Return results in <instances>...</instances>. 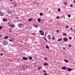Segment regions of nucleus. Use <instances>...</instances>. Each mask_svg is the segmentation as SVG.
I'll use <instances>...</instances> for the list:
<instances>
[{
    "label": "nucleus",
    "mask_w": 75,
    "mask_h": 75,
    "mask_svg": "<svg viewBox=\"0 0 75 75\" xmlns=\"http://www.w3.org/2000/svg\"><path fill=\"white\" fill-rule=\"evenodd\" d=\"M10 1H13V0H9Z\"/></svg>",
    "instance_id": "09e8293b"
},
{
    "label": "nucleus",
    "mask_w": 75,
    "mask_h": 75,
    "mask_svg": "<svg viewBox=\"0 0 75 75\" xmlns=\"http://www.w3.org/2000/svg\"><path fill=\"white\" fill-rule=\"evenodd\" d=\"M44 39L45 41L47 42V38H44Z\"/></svg>",
    "instance_id": "412c9836"
},
{
    "label": "nucleus",
    "mask_w": 75,
    "mask_h": 75,
    "mask_svg": "<svg viewBox=\"0 0 75 75\" xmlns=\"http://www.w3.org/2000/svg\"><path fill=\"white\" fill-rule=\"evenodd\" d=\"M14 6H15V7H16V5H14Z\"/></svg>",
    "instance_id": "8fccbe9b"
},
{
    "label": "nucleus",
    "mask_w": 75,
    "mask_h": 75,
    "mask_svg": "<svg viewBox=\"0 0 75 75\" xmlns=\"http://www.w3.org/2000/svg\"><path fill=\"white\" fill-rule=\"evenodd\" d=\"M63 35L64 36H66V35H67V34L64 33H63Z\"/></svg>",
    "instance_id": "a211bd4d"
},
{
    "label": "nucleus",
    "mask_w": 75,
    "mask_h": 75,
    "mask_svg": "<svg viewBox=\"0 0 75 75\" xmlns=\"http://www.w3.org/2000/svg\"><path fill=\"white\" fill-rule=\"evenodd\" d=\"M40 18H38V22H40Z\"/></svg>",
    "instance_id": "7c9ffc66"
},
{
    "label": "nucleus",
    "mask_w": 75,
    "mask_h": 75,
    "mask_svg": "<svg viewBox=\"0 0 75 75\" xmlns=\"http://www.w3.org/2000/svg\"><path fill=\"white\" fill-rule=\"evenodd\" d=\"M32 35H35V34H34V33H32Z\"/></svg>",
    "instance_id": "de8ad7c7"
},
{
    "label": "nucleus",
    "mask_w": 75,
    "mask_h": 75,
    "mask_svg": "<svg viewBox=\"0 0 75 75\" xmlns=\"http://www.w3.org/2000/svg\"><path fill=\"white\" fill-rule=\"evenodd\" d=\"M64 61H65L66 62H68V61L67 60H64Z\"/></svg>",
    "instance_id": "a878e982"
},
{
    "label": "nucleus",
    "mask_w": 75,
    "mask_h": 75,
    "mask_svg": "<svg viewBox=\"0 0 75 75\" xmlns=\"http://www.w3.org/2000/svg\"><path fill=\"white\" fill-rule=\"evenodd\" d=\"M42 68V67H39L37 68V69L38 70H40V69H41Z\"/></svg>",
    "instance_id": "9b49d317"
},
{
    "label": "nucleus",
    "mask_w": 75,
    "mask_h": 75,
    "mask_svg": "<svg viewBox=\"0 0 75 75\" xmlns=\"http://www.w3.org/2000/svg\"><path fill=\"white\" fill-rule=\"evenodd\" d=\"M18 27H19V28H22V27H23V24L21 23H20L18 24Z\"/></svg>",
    "instance_id": "f257e3e1"
},
{
    "label": "nucleus",
    "mask_w": 75,
    "mask_h": 75,
    "mask_svg": "<svg viewBox=\"0 0 75 75\" xmlns=\"http://www.w3.org/2000/svg\"><path fill=\"white\" fill-rule=\"evenodd\" d=\"M14 39L13 38H12L11 39H10L9 40V41H10V42H12V41H14Z\"/></svg>",
    "instance_id": "2eb2a0df"
},
{
    "label": "nucleus",
    "mask_w": 75,
    "mask_h": 75,
    "mask_svg": "<svg viewBox=\"0 0 75 75\" xmlns=\"http://www.w3.org/2000/svg\"><path fill=\"white\" fill-rule=\"evenodd\" d=\"M40 34L41 35H44V32H42V30H40Z\"/></svg>",
    "instance_id": "7ed1b4c3"
},
{
    "label": "nucleus",
    "mask_w": 75,
    "mask_h": 75,
    "mask_svg": "<svg viewBox=\"0 0 75 75\" xmlns=\"http://www.w3.org/2000/svg\"><path fill=\"white\" fill-rule=\"evenodd\" d=\"M3 44L4 45H8V42L7 41H5L3 42Z\"/></svg>",
    "instance_id": "f03ea898"
},
{
    "label": "nucleus",
    "mask_w": 75,
    "mask_h": 75,
    "mask_svg": "<svg viewBox=\"0 0 75 75\" xmlns=\"http://www.w3.org/2000/svg\"><path fill=\"white\" fill-rule=\"evenodd\" d=\"M33 26L34 27H35V28H38V25L37 24H34L33 25Z\"/></svg>",
    "instance_id": "20e7f679"
},
{
    "label": "nucleus",
    "mask_w": 75,
    "mask_h": 75,
    "mask_svg": "<svg viewBox=\"0 0 75 75\" xmlns=\"http://www.w3.org/2000/svg\"><path fill=\"white\" fill-rule=\"evenodd\" d=\"M62 40V38H59L58 40H57V41H61Z\"/></svg>",
    "instance_id": "dca6fc26"
},
{
    "label": "nucleus",
    "mask_w": 75,
    "mask_h": 75,
    "mask_svg": "<svg viewBox=\"0 0 75 75\" xmlns=\"http://www.w3.org/2000/svg\"><path fill=\"white\" fill-rule=\"evenodd\" d=\"M29 59H33V58L31 57H29Z\"/></svg>",
    "instance_id": "c756f323"
},
{
    "label": "nucleus",
    "mask_w": 75,
    "mask_h": 75,
    "mask_svg": "<svg viewBox=\"0 0 75 75\" xmlns=\"http://www.w3.org/2000/svg\"><path fill=\"white\" fill-rule=\"evenodd\" d=\"M40 16H43V13H40Z\"/></svg>",
    "instance_id": "2f4dec72"
},
{
    "label": "nucleus",
    "mask_w": 75,
    "mask_h": 75,
    "mask_svg": "<svg viewBox=\"0 0 75 75\" xmlns=\"http://www.w3.org/2000/svg\"><path fill=\"white\" fill-rule=\"evenodd\" d=\"M46 48H47V49H49V47H48V46H46Z\"/></svg>",
    "instance_id": "f704fd0d"
},
{
    "label": "nucleus",
    "mask_w": 75,
    "mask_h": 75,
    "mask_svg": "<svg viewBox=\"0 0 75 75\" xmlns=\"http://www.w3.org/2000/svg\"><path fill=\"white\" fill-rule=\"evenodd\" d=\"M73 28H70V30H72Z\"/></svg>",
    "instance_id": "ea45409f"
},
{
    "label": "nucleus",
    "mask_w": 75,
    "mask_h": 75,
    "mask_svg": "<svg viewBox=\"0 0 75 75\" xmlns=\"http://www.w3.org/2000/svg\"><path fill=\"white\" fill-rule=\"evenodd\" d=\"M47 38H48V40H51V36L50 35H48L47 36Z\"/></svg>",
    "instance_id": "423d86ee"
},
{
    "label": "nucleus",
    "mask_w": 75,
    "mask_h": 75,
    "mask_svg": "<svg viewBox=\"0 0 75 75\" xmlns=\"http://www.w3.org/2000/svg\"><path fill=\"white\" fill-rule=\"evenodd\" d=\"M8 24L9 25H11L10 23H8Z\"/></svg>",
    "instance_id": "37998d69"
},
{
    "label": "nucleus",
    "mask_w": 75,
    "mask_h": 75,
    "mask_svg": "<svg viewBox=\"0 0 75 75\" xmlns=\"http://www.w3.org/2000/svg\"><path fill=\"white\" fill-rule=\"evenodd\" d=\"M57 19H59V16H57Z\"/></svg>",
    "instance_id": "473e14b6"
},
{
    "label": "nucleus",
    "mask_w": 75,
    "mask_h": 75,
    "mask_svg": "<svg viewBox=\"0 0 75 75\" xmlns=\"http://www.w3.org/2000/svg\"><path fill=\"white\" fill-rule=\"evenodd\" d=\"M65 69H66V68L65 67H62V69H63V70H65Z\"/></svg>",
    "instance_id": "4468645a"
},
{
    "label": "nucleus",
    "mask_w": 75,
    "mask_h": 75,
    "mask_svg": "<svg viewBox=\"0 0 75 75\" xmlns=\"http://www.w3.org/2000/svg\"><path fill=\"white\" fill-rule=\"evenodd\" d=\"M63 4L65 6H67L68 4L67 2H64Z\"/></svg>",
    "instance_id": "ddd939ff"
},
{
    "label": "nucleus",
    "mask_w": 75,
    "mask_h": 75,
    "mask_svg": "<svg viewBox=\"0 0 75 75\" xmlns=\"http://www.w3.org/2000/svg\"><path fill=\"white\" fill-rule=\"evenodd\" d=\"M22 69L23 71H24V70H25V69L24 67H22Z\"/></svg>",
    "instance_id": "b1692460"
},
{
    "label": "nucleus",
    "mask_w": 75,
    "mask_h": 75,
    "mask_svg": "<svg viewBox=\"0 0 75 75\" xmlns=\"http://www.w3.org/2000/svg\"><path fill=\"white\" fill-rule=\"evenodd\" d=\"M67 38H64L63 41H67Z\"/></svg>",
    "instance_id": "6e6552de"
},
{
    "label": "nucleus",
    "mask_w": 75,
    "mask_h": 75,
    "mask_svg": "<svg viewBox=\"0 0 75 75\" xmlns=\"http://www.w3.org/2000/svg\"><path fill=\"white\" fill-rule=\"evenodd\" d=\"M12 30H13V29L11 28H10L9 29V31L10 32V33H12V32H13Z\"/></svg>",
    "instance_id": "9d476101"
},
{
    "label": "nucleus",
    "mask_w": 75,
    "mask_h": 75,
    "mask_svg": "<svg viewBox=\"0 0 75 75\" xmlns=\"http://www.w3.org/2000/svg\"><path fill=\"white\" fill-rule=\"evenodd\" d=\"M52 39L53 40H55V37L54 36L52 37Z\"/></svg>",
    "instance_id": "cd10ccee"
},
{
    "label": "nucleus",
    "mask_w": 75,
    "mask_h": 75,
    "mask_svg": "<svg viewBox=\"0 0 75 75\" xmlns=\"http://www.w3.org/2000/svg\"><path fill=\"white\" fill-rule=\"evenodd\" d=\"M2 28H3V26H0V29H2Z\"/></svg>",
    "instance_id": "e433bc0d"
},
{
    "label": "nucleus",
    "mask_w": 75,
    "mask_h": 75,
    "mask_svg": "<svg viewBox=\"0 0 75 75\" xmlns=\"http://www.w3.org/2000/svg\"><path fill=\"white\" fill-rule=\"evenodd\" d=\"M0 55H1V56H3V53H1L0 54Z\"/></svg>",
    "instance_id": "58836bf2"
},
{
    "label": "nucleus",
    "mask_w": 75,
    "mask_h": 75,
    "mask_svg": "<svg viewBox=\"0 0 75 75\" xmlns=\"http://www.w3.org/2000/svg\"><path fill=\"white\" fill-rule=\"evenodd\" d=\"M70 7H73V5H71Z\"/></svg>",
    "instance_id": "c03bdc74"
},
{
    "label": "nucleus",
    "mask_w": 75,
    "mask_h": 75,
    "mask_svg": "<svg viewBox=\"0 0 75 75\" xmlns=\"http://www.w3.org/2000/svg\"><path fill=\"white\" fill-rule=\"evenodd\" d=\"M1 0H0V1H1Z\"/></svg>",
    "instance_id": "864d4df0"
},
{
    "label": "nucleus",
    "mask_w": 75,
    "mask_h": 75,
    "mask_svg": "<svg viewBox=\"0 0 75 75\" xmlns=\"http://www.w3.org/2000/svg\"><path fill=\"white\" fill-rule=\"evenodd\" d=\"M69 27V26L68 25H66L65 26V28H68Z\"/></svg>",
    "instance_id": "4be33fe9"
},
{
    "label": "nucleus",
    "mask_w": 75,
    "mask_h": 75,
    "mask_svg": "<svg viewBox=\"0 0 75 75\" xmlns=\"http://www.w3.org/2000/svg\"><path fill=\"white\" fill-rule=\"evenodd\" d=\"M8 38V36H6L4 37V38L5 39H7Z\"/></svg>",
    "instance_id": "393cba45"
},
{
    "label": "nucleus",
    "mask_w": 75,
    "mask_h": 75,
    "mask_svg": "<svg viewBox=\"0 0 75 75\" xmlns=\"http://www.w3.org/2000/svg\"><path fill=\"white\" fill-rule=\"evenodd\" d=\"M8 14H11V11H8Z\"/></svg>",
    "instance_id": "f3484780"
},
{
    "label": "nucleus",
    "mask_w": 75,
    "mask_h": 75,
    "mask_svg": "<svg viewBox=\"0 0 75 75\" xmlns=\"http://www.w3.org/2000/svg\"><path fill=\"white\" fill-rule=\"evenodd\" d=\"M0 16H4L3 13L1 12V11H0Z\"/></svg>",
    "instance_id": "39448f33"
},
{
    "label": "nucleus",
    "mask_w": 75,
    "mask_h": 75,
    "mask_svg": "<svg viewBox=\"0 0 75 75\" xmlns=\"http://www.w3.org/2000/svg\"><path fill=\"white\" fill-rule=\"evenodd\" d=\"M69 40H72V38L71 37H69Z\"/></svg>",
    "instance_id": "c85d7f7f"
},
{
    "label": "nucleus",
    "mask_w": 75,
    "mask_h": 75,
    "mask_svg": "<svg viewBox=\"0 0 75 75\" xmlns=\"http://www.w3.org/2000/svg\"><path fill=\"white\" fill-rule=\"evenodd\" d=\"M68 46L69 47H71V45H68Z\"/></svg>",
    "instance_id": "4c0bfd02"
},
{
    "label": "nucleus",
    "mask_w": 75,
    "mask_h": 75,
    "mask_svg": "<svg viewBox=\"0 0 75 75\" xmlns=\"http://www.w3.org/2000/svg\"><path fill=\"white\" fill-rule=\"evenodd\" d=\"M7 21V20L6 18H4L3 19V21Z\"/></svg>",
    "instance_id": "f8f14e48"
},
{
    "label": "nucleus",
    "mask_w": 75,
    "mask_h": 75,
    "mask_svg": "<svg viewBox=\"0 0 75 75\" xmlns=\"http://www.w3.org/2000/svg\"><path fill=\"white\" fill-rule=\"evenodd\" d=\"M45 72H46V71H45L44 70L43 72H44V73H45Z\"/></svg>",
    "instance_id": "a18cd8bd"
},
{
    "label": "nucleus",
    "mask_w": 75,
    "mask_h": 75,
    "mask_svg": "<svg viewBox=\"0 0 75 75\" xmlns=\"http://www.w3.org/2000/svg\"><path fill=\"white\" fill-rule=\"evenodd\" d=\"M57 10H58V11H61V10H60V9H59V8H58L57 9Z\"/></svg>",
    "instance_id": "72a5a7b5"
},
{
    "label": "nucleus",
    "mask_w": 75,
    "mask_h": 75,
    "mask_svg": "<svg viewBox=\"0 0 75 75\" xmlns=\"http://www.w3.org/2000/svg\"><path fill=\"white\" fill-rule=\"evenodd\" d=\"M57 32H59V30H57Z\"/></svg>",
    "instance_id": "49530a36"
},
{
    "label": "nucleus",
    "mask_w": 75,
    "mask_h": 75,
    "mask_svg": "<svg viewBox=\"0 0 75 75\" xmlns=\"http://www.w3.org/2000/svg\"><path fill=\"white\" fill-rule=\"evenodd\" d=\"M73 2H75V1H74Z\"/></svg>",
    "instance_id": "603ef678"
},
{
    "label": "nucleus",
    "mask_w": 75,
    "mask_h": 75,
    "mask_svg": "<svg viewBox=\"0 0 75 75\" xmlns=\"http://www.w3.org/2000/svg\"><path fill=\"white\" fill-rule=\"evenodd\" d=\"M28 20L29 21H32V18H30V19H29Z\"/></svg>",
    "instance_id": "bb28decb"
},
{
    "label": "nucleus",
    "mask_w": 75,
    "mask_h": 75,
    "mask_svg": "<svg viewBox=\"0 0 75 75\" xmlns=\"http://www.w3.org/2000/svg\"><path fill=\"white\" fill-rule=\"evenodd\" d=\"M43 59L45 60V61H47V59H48V58L47 57H45L43 58Z\"/></svg>",
    "instance_id": "6ab92c4d"
},
{
    "label": "nucleus",
    "mask_w": 75,
    "mask_h": 75,
    "mask_svg": "<svg viewBox=\"0 0 75 75\" xmlns=\"http://www.w3.org/2000/svg\"><path fill=\"white\" fill-rule=\"evenodd\" d=\"M44 75H48L47 74L45 73V74H44Z\"/></svg>",
    "instance_id": "79ce46f5"
},
{
    "label": "nucleus",
    "mask_w": 75,
    "mask_h": 75,
    "mask_svg": "<svg viewBox=\"0 0 75 75\" xmlns=\"http://www.w3.org/2000/svg\"><path fill=\"white\" fill-rule=\"evenodd\" d=\"M9 26L12 27V28H14V26L13 25H9Z\"/></svg>",
    "instance_id": "1a4fd4ad"
},
{
    "label": "nucleus",
    "mask_w": 75,
    "mask_h": 75,
    "mask_svg": "<svg viewBox=\"0 0 75 75\" xmlns=\"http://www.w3.org/2000/svg\"><path fill=\"white\" fill-rule=\"evenodd\" d=\"M68 17H71V16L69 15H68Z\"/></svg>",
    "instance_id": "c9c22d12"
},
{
    "label": "nucleus",
    "mask_w": 75,
    "mask_h": 75,
    "mask_svg": "<svg viewBox=\"0 0 75 75\" xmlns=\"http://www.w3.org/2000/svg\"><path fill=\"white\" fill-rule=\"evenodd\" d=\"M44 65H45V66H47L48 65V64L47 63H45L44 64Z\"/></svg>",
    "instance_id": "aec40b11"
},
{
    "label": "nucleus",
    "mask_w": 75,
    "mask_h": 75,
    "mask_svg": "<svg viewBox=\"0 0 75 75\" xmlns=\"http://www.w3.org/2000/svg\"><path fill=\"white\" fill-rule=\"evenodd\" d=\"M67 70L68 71H72V69L70 68H67Z\"/></svg>",
    "instance_id": "0eeeda50"
},
{
    "label": "nucleus",
    "mask_w": 75,
    "mask_h": 75,
    "mask_svg": "<svg viewBox=\"0 0 75 75\" xmlns=\"http://www.w3.org/2000/svg\"><path fill=\"white\" fill-rule=\"evenodd\" d=\"M23 59H24V60H27V58L25 57H23Z\"/></svg>",
    "instance_id": "5701e85b"
},
{
    "label": "nucleus",
    "mask_w": 75,
    "mask_h": 75,
    "mask_svg": "<svg viewBox=\"0 0 75 75\" xmlns=\"http://www.w3.org/2000/svg\"><path fill=\"white\" fill-rule=\"evenodd\" d=\"M1 37V35H0V37Z\"/></svg>",
    "instance_id": "3c124183"
},
{
    "label": "nucleus",
    "mask_w": 75,
    "mask_h": 75,
    "mask_svg": "<svg viewBox=\"0 0 75 75\" xmlns=\"http://www.w3.org/2000/svg\"><path fill=\"white\" fill-rule=\"evenodd\" d=\"M63 50H65V47H63Z\"/></svg>",
    "instance_id": "a19ab883"
}]
</instances>
